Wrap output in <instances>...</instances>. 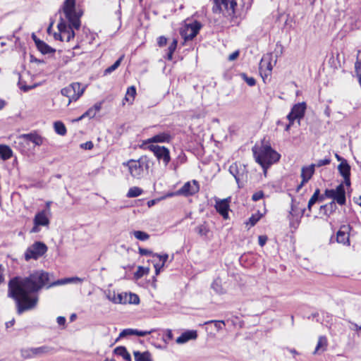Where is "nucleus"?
I'll return each mask as SVG.
<instances>
[{"label":"nucleus","instance_id":"nucleus-54","mask_svg":"<svg viewBox=\"0 0 361 361\" xmlns=\"http://www.w3.org/2000/svg\"><path fill=\"white\" fill-rule=\"evenodd\" d=\"M94 147L93 142L92 141H87L85 143L80 145V147L85 149H92Z\"/></svg>","mask_w":361,"mask_h":361},{"label":"nucleus","instance_id":"nucleus-63","mask_svg":"<svg viewBox=\"0 0 361 361\" xmlns=\"http://www.w3.org/2000/svg\"><path fill=\"white\" fill-rule=\"evenodd\" d=\"M102 108V104L101 103H96L93 106L92 109L94 111H95L97 113L100 111Z\"/></svg>","mask_w":361,"mask_h":361},{"label":"nucleus","instance_id":"nucleus-5","mask_svg":"<svg viewBox=\"0 0 361 361\" xmlns=\"http://www.w3.org/2000/svg\"><path fill=\"white\" fill-rule=\"evenodd\" d=\"M236 6L234 0H214L212 11L215 13H222L224 16H232Z\"/></svg>","mask_w":361,"mask_h":361},{"label":"nucleus","instance_id":"nucleus-45","mask_svg":"<svg viewBox=\"0 0 361 361\" xmlns=\"http://www.w3.org/2000/svg\"><path fill=\"white\" fill-rule=\"evenodd\" d=\"M330 163H331V159L329 158H325L324 159H319L315 164H312L315 165V167H321L323 166L328 165Z\"/></svg>","mask_w":361,"mask_h":361},{"label":"nucleus","instance_id":"nucleus-41","mask_svg":"<svg viewBox=\"0 0 361 361\" xmlns=\"http://www.w3.org/2000/svg\"><path fill=\"white\" fill-rule=\"evenodd\" d=\"M149 269L145 268L143 267H138L137 270L134 274V276L136 279L142 278L144 275H146L149 273Z\"/></svg>","mask_w":361,"mask_h":361},{"label":"nucleus","instance_id":"nucleus-35","mask_svg":"<svg viewBox=\"0 0 361 361\" xmlns=\"http://www.w3.org/2000/svg\"><path fill=\"white\" fill-rule=\"evenodd\" d=\"M73 87H71V85H69L68 86L63 88L61 91L62 95L69 98L68 104H70L72 101H73L74 94H73Z\"/></svg>","mask_w":361,"mask_h":361},{"label":"nucleus","instance_id":"nucleus-64","mask_svg":"<svg viewBox=\"0 0 361 361\" xmlns=\"http://www.w3.org/2000/svg\"><path fill=\"white\" fill-rule=\"evenodd\" d=\"M353 327L350 329L355 331H361V326H358L357 324L351 322Z\"/></svg>","mask_w":361,"mask_h":361},{"label":"nucleus","instance_id":"nucleus-31","mask_svg":"<svg viewBox=\"0 0 361 361\" xmlns=\"http://www.w3.org/2000/svg\"><path fill=\"white\" fill-rule=\"evenodd\" d=\"M336 204L334 201L320 207V210L324 211V213L327 216H329L331 214H332L336 210Z\"/></svg>","mask_w":361,"mask_h":361},{"label":"nucleus","instance_id":"nucleus-19","mask_svg":"<svg viewBox=\"0 0 361 361\" xmlns=\"http://www.w3.org/2000/svg\"><path fill=\"white\" fill-rule=\"evenodd\" d=\"M82 281H83L82 279H80L77 276L70 277V278H64V279H59L56 281L52 282L47 286V288L56 286L66 285L68 283H82Z\"/></svg>","mask_w":361,"mask_h":361},{"label":"nucleus","instance_id":"nucleus-48","mask_svg":"<svg viewBox=\"0 0 361 361\" xmlns=\"http://www.w3.org/2000/svg\"><path fill=\"white\" fill-rule=\"evenodd\" d=\"M130 335H135V329H126L123 330L120 333L118 338H123V337H126L127 336H130Z\"/></svg>","mask_w":361,"mask_h":361},{"label":"nucleus","instance_id":"nucleus-1","mask_svg":"<svg viewBox=\"0 0 361 361\" xmlns=\"http://www.w3.org/2000/svg\"><path fill=\"white\" fill-rule=\"evenodd\" d=\"M49 281V274L42 270L35 271L27 277H14L9 281L8 295L16 300L19 314L37 305L38 298L34 293L47 285Z\"/></svg>","mask_w":361,"mask_h":361},{"label":"nucleus","instance_id":"nucleus-21","mask_svg":"<svg viewBox=\"0 0 361 361\" xmlns=\"http://www.w3.org/2000/svg\"><path fill=\"white\" fill-rule=\"evenodd\" d=\"M197 337L196 331L190 330L183 333L179 337L176 338V343L178 344H183L190 340H195Z\"/></svg>","mask_w":361,"mask_h":361},{"label":"nucleus","instance_id":"nucleus-9","mask_svg":"<svg viewBox=\"0 0 361 361\" xmlns=\"http://www.w3.org/2000/svg\"><path fill=\"white\" fill-rule=\"evenodd\" d=\"M28 142H32L35 146H40L43 144L44 138L36 133H30L20 135L17 138L16 143L23 145Z\"/></svg>","mask_w":361,"mask_h":361},{"label":"nucleus","instance_id":"nucleus-46","mask_svg":"<svg viewBox=\"0 0 361 361\" xmlns=\"http://www.w3.org/2000/svg\"><path fill=\"white\" fill-rule=\"evenodd\" d=\"M241 75H242V78L244 79V80L247 82V84L249 86L252 87V86H254L255 85L256 80H255V79L254 78L248 77L245 73H243Z\"/></svg>","mask_w":361,"mask_h":361},{"label":"nucleus","instance_id":"nucleus-36","mask_svg":"<svg viewBox=\"0 0 361 361\" xmlns=\"http://www.w3.org/2000/svg\"><path fill=\"white\" fill-rule=\"evenodd\" d=\"M177 44H178V40L176 39H173L167 49L166 59L168 60H171L173 59V54L177 47Z\"/></svg>","mask_w":361,"mask_h":361},{"label":"nucleus","instance_id":"nucleus-11","mask_svg":"<svg viewBox=\"0 0 361 361\" xmlns=\"http://www.w3.org/2000/svg\"><path fill=\"white\" fill-rule=\"evenodd\" d=\"M149 148L159 160L163 161L165 166L169 163L171 160L170 152L166 147L159 145H150Z\"/></svg>","mask_w":361,"mask_h":361},{"label":"nucleus","instance_id":"nucleus-49","mask_svg":"<svg viewBox=\"0 0 361 361\" xmlns=\"http://www.w3.org/2000/svg\"><path fill=\"white\" fill-rule=\"evenodd\" d=\"M260 216H256V215H252L248 221H247V224H250V226H254L257 221L259 220Z\"/></svg>","mask_w":361,"mask_h":361},{"label":"nucleus","instance_id":"nucleus-7","mask_svg":"<svg viewBox=\"0 0 361 361\" xmlns=\"http://www.w3.org/2000/svg\"><path fill=\"white\" fill-rule=\"evenodd\" d=\"M333 199V201L340 205H344L346 202L345 190L343 183L339 184L336 189H326L324 198Z\"/></svg>","mask_w":361,"mask_h":361},{"label":"nucleus","instance_id":"nucleus-24","mask_svg":"<svg viewBox=\"0 0 361 361\" xmlns=\"http://www.w3.org/2000/svg\"><path fill=\"white\" fill-rule=\"evenodd\" d=\"M36 47L38 50L42 52L43 54H51L55 52V49L51 48L47 44L42 40H36L35 41Z\"/></svg>","mask_w":361,"mask_h":361},{"label":"nucleus","instance_id":"nucleus-44","mask_svg":"<svg viewBox=\"0 0 361 361\" xmlns=\"http://www.w3.org/2000/svg\"><path fill=\"white\" fill-rule=\"evenodd\" d=\"M32 348L24 349L21 350V355L24 358L35 357L34 353H32Z\"/></svg>","mask_w":361,"mask_h":361},{"label":"nucleus","instance_id":"nucleus-61","mask_svg":"<svg viewBox=\"0 0 361 361\" xmlns=\"http://www.w3.org/2000/svg\"><path fill=\"white\" fill-rule=\"evenodd\" d=\"M54 37L56 40L59 39L60 41H63V35H61V33L59 31V33L58 32H54Z\"/></svg>","mask_w":361,"mask_h":361},{"label":"nucleus","instance_id":"nucleus-27","mask_svg":"<svg viewBox=\"0 0 361 361\" xmlns=\"http://www.w3.org/2000/svg\"><path fill=\"white\" fill-rule=\"evenodd\" d=\"M71 86L73 87V101H76L82 95L85 87H82L81 84L79 82H73L71 84Z\"/></svg>","mask_w":361,"mask_h":361},{"label":"nucleus","instance_id":"nucleus-16","mask_svg":"<svg viewBox=\"0 0 361 361\" xmlns=\"http://www.w3.org/2000/svg\"><path fill=\"white\" fill-rule=\"evenodd\" d=\"M339 173L343 177L344 183L347 186L350 185V166L347 160L343 159L338 166Z\"/></svg>","mask_w":361,"mask_h":361},{"label":"nucleus","instance_id":"nucleus-58","mask_svg":"<svg viewBox=\"0 0 361 361\" xmlns=\"http://www.w3.org/2000/svg\"><path fill=\"white\" fill-rule=\"evenodd\" d=\"M66 321V318L62 316H59L56 319V322H57L59 326H63V327L65 326Z\"/></svg>","mask_w":361,"mask_h":361},{"label":"nucleus","instance_id":"nucleus-10","mask_svg":"<svg viewBox=\"0 0 361 361\" xmlns=\"http://www.w3.org/2000/svg\"><path fill=\"white\" fill-rule=\"evenodd\" d=\"M199 183L197 180H193L185 183L178 190H177L176 195L188 197L195 195L199 191Z\"/></svg>","mask_w":361,"mask_h":361},{"label":"nucleus","instance_id":"nucleus-25","mask_svg":"<svg viewBox=\"0 0 361 361\" xmlns=\"http://www.w3.org/2000/svg\"><path fill=\"white\" fill-rule=\"evenodd\" d=\"M305 211L304 207H300L299 203H297L294 200H292L291 204V210L290 212V215L293 216H300L301 217Z\"/></svg>","mask_w":361,"mask_h":361},{"label":"nucleus","instance_id":"nucleus-43","mask_svg":"<svg viewBox=\"0 0 361 361\" xmlns=\"http://www.w3.org/2000/svg\"><path fill=\"white\" fill-rule=\"evenodd\" d=\"M97 112L94 111L92 107L90 108L87 111H85L82 116H80L78 118L75 119L76 121H79L85 117L94 118L96 115Z\"/></svg>","mask_w":361,"mask_h":361},{"label":"nucleus","instance_id":"nucleus-56","mask_svg":"<svg viewBox=\"0 0 361 361\" xmlns=\"http://www.w3.org/2000/svg\"><path fill=\"white\" fill-rule=\"evenodd\" d=\"M157 43L159 47H164L167 43V39L164 36H161L158 38Z\"/></svg>","mask_w":361,"mask_h":361},{"label":"nucleus","instance_id":"nucleus-53","mask_svg":"<svg viewBox=\"0 0 361 361\" xmlns=\"http://www.w3.org/2000/svg\"><path fill=\"white\" fill-rule=\"evenodd\" d=\"M138 251H139L140 255H145V256L152 255L153 257L154 253L151 250H149L147 249L139 247Z\"/></svg>","mask_w":361,"mask_h":361},{"label":"nucleus","instance_id":"nucleus-23","mask_svg":"<svg viewBox=\"0 0 361 361\" xmlns=\"http://www.w3.org/2000/svg\"><path fill=\"white\" fill-rule=\"evenodd\" d=\"M324 200V195H320L319 189H316L314 194L310 199L307 204V209L309 212H311L312 207L317 202H322Z\"/></svg>","mask_w":361,"mask_h":361},{"label":"nucleus","instance_id":"nucleus-29","mask_svg":"<svg viewBox=\"0 0 361 361\" xmlns=\"http://www.w3.org/2000/svg\"><path fill=\"white\" fill-rule=\"evenodd\" d=\"M114 352L115 354H116V355H118L119 356L123 357V358L124 360H126V361H131L130 355L127 351L126 347H124V346L116 347L114 349Z\"/></svg>","mask_w":361,"mask_h":361},{"label":"nucleus","instance_id":"nucleus-55","mask_svg":"<svg viewBox=\"0 0 361 361\" xmlns=\"http://www.w3.org/2000/svg\"><path fill=\"white\" fill-rule=\"evenodd\" d=\"M153 331H154V330L147 331H138V330L135 329V335L138 336H145L147 335L150 334Z\"/></svg>","mask_w":361,"mask_h":361},{"label":"nucleus","instance_id":"nucleus-59","mask_svg":"<svg viewBox=\"0 0 361 361\" xmlns=\"http://www.w3.org/2000/svg\"><path fill=\"white\" fill-rule=\"evenodd\" d=\"M164 263H161V264H158V263H156L154 264V267L155 268V274L156 275H158L160 271H161V269L164 267Z\"/></svg>","mask_w":361,"mask_h":361},{"label":"nucleus","instance_id":"nucleus-28","mask_svg":"<svg viewBox=\"0 0 361 361\" xmlns=\"http://www.w3.org/2000/svg\"><path fill=\"white\" fill-rule=\"evenodd\" d=\"M133 355L135 361H152L151 355L148 351H145L144 353L135 351Z\"/></svg>","mask_w":361,"mask_h":361},{"label":"nucleus","instance_id":"nucleus-32","mask_svg":"<svg viewBox=\"0 0 361 361\" xmlns=\"http://www.w3.org/2000/svg\"><path fill=\"white\" fill-rule=\"evenodd\" d=\"M195 232L200 236L207 237L209 233V228L207 224L204 222L195 228Z\"/></svg>","mask_w":361,"mask_h":361},{"label":"nucleus","instance_id":"nucleus-62","mask_svg":"<svg viewBox=\"0 0 361 361\" xmlns=\"http://www.w3.org/2000/svg\"><path fill=\"white\" fill-rule=\"evenodd\" d=\"M39 226H40L39 225L34 224V226L30 230V233H38L40 231Z\"/></svg>","mask_w":361,"mask_h":361},{"label":"nucleus","instance_id":"nucleus-6","mask_svg":"<svg viewBox=\"0 0 361 361\" xmlns=\"http://www.w3.org/2000/svg\"><path fill=\"white\" fill-rule=\"evenodd\" d=\"M48 247L45 243L41 241H36L29 246L24 254L25 259L28 262L30 259H38L47 252Z\"/></svg>","mask_w":361,"mask_h":361},{"label":"nucleus","instance_id":"nucleus-13","mask_svg":"<svg viewBox=\"0 0 361 361\" xmlns=\"http://www.w3.org/2000/svg\"><path fill=\"white\" fill-rule=\"evenodd\" d=\"M229 172L235 178L238 186L240 187V181L244 180L247 177L245 166L240 165L238 166L237 163H233L229 166Z\"/></svg>","mask_w":361,"mask_h":361},{"label":"nucleus","instance_id":"nucleus-42","mask_svg":"<svg viewBox=\"0 0 361 361\" xmlns=\"http://www.w3.org/2000/svg\"><path fill=\"white\" fill-rule=\"evenodd\" d=\"M211 287L218 294H221L223 293V288L221 285V281L219 279L214 280L212 283Z\"/></svg>","mask_w":361,"mask_h":361},{"label":"nucleus","instance_id":"nucleus-39","mask_svg":"<svg viewBox=\"0 0 361 361\" xmlns=\"http://www.w3.org/2000/svg\"><path fill=\"white\" fill-rule=\"evenodd\" d=\"M54 130L56 133L60 135H64L66 133V128L64 124L61 121L54 123Z\"/></svg>","mask_w":361,"mask_h":361},{"label":"nucleus","instance_id":"nucleus-37","mask_svg":"<svg viewBox=\"0 0 361 361\" xmlns=\"http://www.w3.org/2000/svg\"><path fill=\"white\" fill-rule=\"evenodd\" d=\"M123 58H124V56L122 55L118 60H116L115 61V63L113 65H111V66L108 67L104 71V74L105 75L110 74L111 73H112L113 71L116 70L119 67V66L121 65V63L123 61Z\"/></svg>","mask_w":361,"mask_h":361},{"label":"nucleus","instance_id":"nucleus-51","mask_svg":"<svg viewBox=\"0 0 361 361\" xmlns=\"http://www.w3.org/2000/svg\"><path fill=\"white\" fill-rule=\"evenodd\" d=\"M153 257H157L159 259V261L161 262V263H164V265L165 262L167 261V259L169 258V255L168 254L160 255L158 253H155V254H153Z\"/></svg>","mask_w":361,"mask_h":361},{"label":"nucleus","instance_id":"nucleus-22","mask_svg":"<svg viewBox=\"0 0 361 361\" xmlns=\"http://www.w3.org/2000/svg\"><path fill=\"white\" fill-rule=\"evenodd\" d=\"M328 345V341L326 336H321L319 337L317 344L316 345L315 350L313 352L314 355H320L324 353Z\"/></svg>","mask_w":361,"mask_h":361},{"label":"nucleus","instance_id":"nucleus-15","mask_svg":"<svg viewBox=\"0 0 361 361\" xmlns=\"http://www.w3.org/2000/svg\"><path fill=\"white\" fill-rule=\"evenodd\" d=\"M215 209L223 216L224 219H228L229 203L231 197L223 200L216 199Z\"/></svg>","mask_w":361,"mask_h":361},{"label":"nucleus","instance_id":"nucleus-3","mask_svg":"<svg viewBox=\"0 0 361 361\" xmlns=\"http://www.w3.org/2000/svg\"><path fill=\"white\" fill-rule=\"evenodd\" d=\"M253 154L256 161L262 166L264 171L280 159V154L269 145H263L258 151L253 149Z\"/></svg>","mask_w":361,"mask_h":361},{"label":"nucleus","instance_id":"nucleus-18","mask_svg":"<svg viewBox=\"0 0 361 361\" xmlns=\"http://www.w3.org/2000/svg\"><path fill=\"white\" fill-rule=\"evenodd\" d=\"M314 168L315 165L311 164L302 169L301 176L302 178V181L298 186V190H299L305 183H307L312 178L314 172Z\"/></svg>","mask_w":361,"mask_h":361},{"label":"nucleus","instance_id":"nucleus-33","mask_svg":"<svg viewBox=\"0 0 361 361\" xmlns=\"http://www.w3.org/2000/svg\"><path fill=\"white\" fill-rule=\"evenodd\" d=\"M114 303H126L128 301V295L126 293H118L117 295L114 294L112 298H109Z\"/></svg>","mask_w":361,"mask_h":361},{"label":"nucleus","instance_id":"nucleus-47","mask_svg":"<svg viewBox=\"0 0 361 361\" xmlns=\"http://www.w3.org/2000/svg\"><path fill=\"white\" fill-rule=\"evenodd\" d=\"M128 301L129 303L138 304L140 302L139 297L136 294L130 293L128 295Z\"/></svg>","mask_w":361,"mask_h":361},{"label":"nucleus","instance_id":"nucleus-4","mask_svg":"<svg viewBox=\"0 0 361 361\" xmlns=\"http://www.w3.org/2000/svg\"><path fill=\"white\" fill-rule=\"evenodd\" d=\"M123 164L128 166L130 175L137 179L142 177L145 169L146 170L147 169L146 157H141L137 160L130 159L127 162H124Z\"/></svg>","mask_w":361,"mask_h":361},{"label":"nucleus","instance_id":"nucleus-8","mask_svg":"<svg viewBox=\"0 0 361 361\" xmlns=\"http://www.w3.org/2000/svg\"><path fill=\"white\" fill-rule=\"evenodd\" d=\"M306 107V104L305 102L295 104L291 109L290 112L287 116L288 121H290V123H293L294 121L298 119V123H300V119H302L305 115Z\"/></svg>","mask_w":361,"mask_h":361},{"label":"nucleus","instance_id":"nucleus-50","mask_svg":"<svg viewBox=\"0 0 361 361\" xmlns=\"http://www.w3.org/2000/svg\"><path fill=\"white\" fill-rule=\"evenodd\" d=\"M264 197V192L262 190L255 192L252 196V200L257 202Z\"/></svg>","mask_w":361,"mask_h":361},{"label":"nucleus","instance_id":"nucleus-30","mask_svg":"<svg viewBox=\"0 0 361 361\" xmlns=\"http://www.w3.org/2000/svg\"><path fill=\"white\" fill-rule=\"evenodd\" d=\"M0 155L2 159L7 160L13 155L11 149L7 145H0Z\"/></svg>","mask_w":361,"mask_h":361},{"label":"nucleus","instance_id":"nucleus-38","mask_svg":"<svg viewBox=\"0 0 361 361\" xmlns=\"http://www.w3.org/2000/svg\"><path fill=\"white\" fill-rule=\"evenodd\" d=\"M132 233L136 239L141 241H145L149 238V235L144 231H134Z\"/></svg>","mask_w":361,"mask_h":361},{"label":"nucleus","instance_id":"nucleus-2","mask_svg":"<svg viewBox=\"0 0 361 361\" xmlns=\"http://www.w3.org/2000/svg\"><path fill=\"white\" fill-rule=\"evenodd\" d=\"M63 11L68 24L61 18L57 25L59 31L63 35V41L70 42L75 37V30H79L81 25L80 18L82 12L75 8V0H66L63 6Z\"/></svg>","mask_w":361,"mask_h":361},{"label":"nucleus","instance_id":"nucleus-34","mask_svg":"<svg viewBox=\"0 0 361 361\" xmlns=\"http://www.w3.org/2000/svg\"><path fill=\"white\" fill-rule=\"evenodd\" d=\"M136 94V89L134 86H130L127 89L125 96V100L128 102L132 103Z\"/></svg>","mask_w":361,"mask_h":361},{"label":"nucleus","instance_id":"nucleus-12","mask_svg":"<svg viewBox=\"0 0 361 361\" xmlns=\"http://www.w3.org/2000/svg\"><path fill=\"white\" fill-rule=\"evenodd\" d=\"M202 25L198 21H195L192 23L186 25L185 28L182 31L181 35L185 40H192L197 36Z\"/></svg>","mask_w":361,"mask_h":361},{"label":"nucleus","instance_id":"nucleus-57","mask_svg":"<svg viewBox=\"0 0 361 361\" xmlns=\"http://www.w3.org/2000/svg\"><path fill=\"white\" fill-rule=\"evenodd\" d=\"M267 241V237L265 236V235H259V238H258V242H259V245L260 246H264L266 243Z\"/></svg>","mask_w":361,"mask_h":361},{"label":"nucleus","instance_id":"nucleus-60","mask_svg":"<svg viewBox=\"0 0 361 361\" xmlns=\"http://www.w3.org/2000/svg\"><path fill=\"white\" fill-rule=\"evenodd\" d=\"M239 54H240L239 51H238V50L235 51L234 52H233L231 54L229 55L228 60L229 61L235 60L238 57Z\"/></svg>","mask_w":361,"mask_h":361},{"label":"nucleus","instance_id":"nucleus-20","mask_svg":"<svg viewBox=\"0 0 361 361\" xmlns=\"http://www.w3.org/2000/svg\"><path fill=\"white\" fill-rule=\"evenodd\" d=\"M32 353L35 357H40L44 355H51L56 352L54 348L49 345H42L37 348H32Z\"/></svg>","mask_w":361,"mask_h":361},{"label":"nucleus","instance_id":"nucleus-26","mask_svg":"<svg viewBox=\"0 0 361 361\" xmlns=\"http://www.w3.org/2000/svg\"><path fill=\"white\" fill-rule=\"evenodd\" d=\"M171 140V135L166 133L157 134L149 140V142H169Z\"/></svg>","mask_w":361,"mask_h":361},{"label":"nucleus","instance_id":"nucleus-17","mask_svg":"<svg viewBox=\"0 0 361 361\" xmlns=\"http://www.w3.org/2000/svg\"><path fill=\"white\" fill-rule=\"evenodd\" d=\"M49 216V214H47L46 211L37 212L33 219L34 224L42 226H49L50 223Z\"/></svg>","mask_w":361,"mask_h":361},{"label":"nucleus","instance_id":"nucleus-40","mask_svg":"<svg viewBox=\"0 0 361 361\" xmlns=\"http://www.w3.org/2000/svg\"><path fill=\"white\" fill-rule=\"evenodd\" d=\"M142 193V190L138 187H132L129 189L127 197H137Z\"/></svg>","mask_w":361,"mask_h":361},{"label":"nucleus","instance_id":"nucleus-52","mask_svg":"<svg viewBox=\"0 0 361 361\" xmlns=\"http://www.w3.org/2000/svg\"><path fill=\"white\" fill-rule=\"evenodd\" d=\"M209 323H214V324L215 327H216L218 330H221V329H222L223 326H224V325H225V324H224V321H209V322H205V324H209Z\"/></svg>","mask_w":361,"mask_h":361},{"label":"nucleus","instance_id":"nucleus-14","mask_svg":"<svg viewBox=\"0 0 361 361\" xmlns=\"http://www.w3.org/2000/svg\"><path fill=\"white\" fill-rule=\"evenodd\" d=\"M351 227L350 225H342L336 234V241L344 245H350V235Z\"/></svg>","mask_w":361,"mask_h":361}]
</instances>
